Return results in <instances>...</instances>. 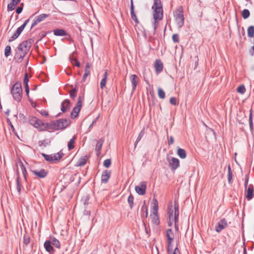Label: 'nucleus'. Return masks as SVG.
I'll return each instance as SVG.
<instances>
[{"label": "nucleus", "instance_id": "obj_21", "mask_svg": "<svg viewBox=\"0 0 254 254\" xmlns=\"http://www.w3.org/2000/svg\"><path fill=\"white\" fill-rule=\"evenodd\" d=\"M44 246L46 251H47L48 252L51 253L53 251L54 248L52 246V244L50 241H46L44 243Z\"/></svg>", "mask_w": 254, "mask_h": 254}, {"label": "nucleus", "instance_id": "obj_25", "mask_svg": "<svg viewBox=\"0 0 254 254\" xmlns=\"http://www.w3.org/2000/svg\"><path fill=\"white\" fill-rule=\"evenodd\" d=\"M54 34L55 35L57 36H64L67 35L65 30L60 29H56L54 30Z\"/></svg>", "mask_w": 254, "mask_h": 254}, {"label": "nucleus", "instance_id": "obj_50", "mask_svg": "<svg viewBox=\"0 0 254 254\" xmlns=\"http://www.w3.org/2000/svg\"><path fill=\"white\" fill-rule=\"evenodd\" d=\"M84 73L90 74V65L89 63H87L86 64Z\"/></svg>", "mask_w": 254, "mask_h": 254}, {"label": "nucleus", "instance_id": "obj_36", "mask_svg": "<svg viewBox=\"0 0 254 254\" xmlns=\"http://www.w3.org/2000/svg\"><path fill=\"white\" fill-rule=\"evenodd\" d=\"M42 156L44 158L45 160L50 163H53L52 154L48 155L45 153H41Z\"/></svg>", "mask_w": 254, "mask_h": 254}, {"label": "nucleus", "instance_id": "obj_28", "mask_svg": "<svg viewBox=\"0 0 254 254\" xmlns=\"http://www.w3.org/2000/svg\"><path fill=\"white\" fill-rule=\"evenodd\" d=\"M51 143V141L49 139H45L43 140H39L38 141V145L39 146L44 148L49 145Z\"/></svg>", "mask_w": 254, "mask_h": 254}, {"label": "nucleus", "instance_id": "obj_58", "mask_svg": "<svg viewBox=\"0 0 254 254\" xmlns=\"http://www.w3.org/2000/svg\"><path fill=\"white\" fill-rule=\"evenodd\" d=\"M40 113L43 117H47L48 116V112L45 110L41 111Z\"/></svg>", "mask_w": 254, "mask_h": 254}, {"label": "nucleus", "instance_id": "obj_2", "mask_svg": "<svg viewBox=\"0 0 254 254\" xmlns=\"http://www.w3.org/2000/svg\"><path fill=\"white\" fill-rule=\"evenodd\" d=\"M31 43L29 40L23 41L20 43L16 51L14 58L18 62H21L27 54L31 47Z\"/></svg>", "mask_w": 254, "mask_h": 254}, {"label": "nucleus", "instance_id": "obj_59", "mask_svg": "<svg viewBox=\"0 0 254 254\" xmlns=\"http://www.w3.org/2000/svg\"><path fill=\"white\" fill-rule=\"evenodd\" d=\"M248 182H249V176H248V175H247L245 177V184H244L245 188H246L247 187Z\"/></svg>", "mask_w": 254, "mask_h": 254}, {"label": "nucleus", "instance_id": "obj_26", "mask_svg": "<svg viewBox=\"0 0 254 254\" xmlns=\"http://www.w3.org/2000/svg\"><path fill=\"white\" fill-rule=\"evenodd\" d=\"M177 154L181 159H185L187 156V153L185 150L179 148L177 149Z\"/></svg>", "mask_w": 254, "mask_h": 254}, {"label": "nucleus", "instance_id": "obj_31", "mask_svg": "<svg viewBox=\"0 0 254 254\" xmlns=\"http://www.w3.org/2000/svg\"><path fill=\"white\" fill-rule=\"evenodd\" d=\"M18 163L20 167V168H21V171L22 172V174L23 175V176L24 177V179L25 180H26L27 171H26V168L21 160L18 161Z\"/></svg>", "mask_w": 254, "mask_h": 254}, {"label": "nucleus", "instance_id": "obj_33", "mask_svg": "<svg viewBox=\"0 0 254 254\" xmlns=\"http://www.w3.org/2000/svg\"><path fill=\"white\" fill-rule=\"evenodd\" d=\"M233 174L231 170V168L230 165L228 167V181L229 184H231L232 182Z\"/></svg>", "mask_w": 254, "mask_h": 254}, {"label": "nucleus", "instance_id": "obj_12", "mask_svg": "<svg viewBox=\"0 0 254 254\" xmlns=\"http://www.w3.org/2000/svg\"><path fill=\"white\" fill-rule=\"evenodd\" d=\"M146 185L144 182H141L140 186H137L135 188L136 192L139 195H143L145 193Z\"/></svg>", "mask_w": 254, "mask_h": 254}, {"label": "nucleus", "instance_id": "obj_60", "mask_svg": "<svg viewBox=\"0 0 254 254\" xmlns=\"http://www.w3.org/2000/svg\"><path fill=\"white\" fill-rule=\"evenodd\" d=\"M174 140L173 137L172 136H171L170 137V139L168 141V145H172L174 143Z\"/></svg>", "mask_w": 254, "mask_h": 254}, {"label": "nucleus", "instance_id": "obj_48", "mask_svg": "<svg viewBox=\"0 0 254 254\" xmlns=\"http://www.w3.org/2000/svg\"><path fill=\"white\" fill-rule=\"evenodd\" d=\"M111 164V161L110 159H107L104 160L103 165L104 166L107 168H109Z\"/></svg>", "mask_w": 254, "mask_h": 254}, {"label": "nucleus", "instance_id": "obj_4", "mask_svg": "<svg viewBox=\"0 0 254 254\" xmlns=\"http://www.w3.org/2000/svg\"><path fill=\"white\" fill-rule=\"evenodd\" d=\"M175 20L177 26L181 28L184 24V16L183 14V7L182 6H179L173 12Z\"/></svg>", "mask_w": 254, "mask_h": 254}, {"label": "nucleus", "instance_id": "obj_34", "mask_svg": "<svg viewBox=\"0 0 254 254\" xmlns=\"http://www.w3.org/2000/svg\"><path fill=\"white\" fill-rule=\"evenodd\" d=\"M248 36L250 38L254 36V26H250L248 28Z\"/></svg>", "mask_w": 254, "mask_h": 254}, {"label": "nucleus", "instance_id": "obj_62", "mask_svg": "<svg viewBox=\"0 0 254 254\" xmlns=\"http://www.w3.org/2000/svg\"><path fill=\"white\" fill-rule=\"evenodd\" d=\"M154 30H156V29H157V27H158V22L160 21V20H156L155 19H154Z\"/></svg>", "mask_w": 254, "mask_h": 254}, {"label": "nucleus", "instance_id": "obj_20", "mask_svg": "<svg viewBox=\"0 0 254 254\" xmlns=\"http://www.w3.org/2000/svg\"><path fill=\"white\" fill-rule=\"evenodd\" d=\"M81 107L82 106H78V105H76L71 113V117L72 118H75L78 116Z\"/></svg>", "mask_w": 254, "mask_h": 254}, {"label": "nucleus", "instance_id": "obj_37", "mask_svg": "<svg viewBox=\"0 0 254 254\" xmlns=\"http://www.w3.org/2000/svg\"><path fill=\"white\" fill-rule=\"evenodd\" d=\"M144 129H142L139 133L135 142V143H134V148H135L136 147V145L137 144V143H138V142L141 140V138L143 137V136L144 135Z\"/></svg>", "mask_w": 254, "mask_h": 254}, {"label": "nucleus", "instance_id": "obj_19", "mask_svg": "<svg viewBox=\"0 0 254 254\" xmlns=\"http://www.w3.org/2000/svg\"><path fill=\"white\" fill-rule=\"evenodd\" d=\"M104 139L100 138L97 142L95 150L97 152V155H99L101 153L102 145L104 142Z\"/></svg>", "mask_w": 254, "mask_h": 254}, {"label": "nucleus", "instance_id": "obj_42", "mask_svg": "<svg viewBox=\"0 0 254 254\" xmlns=\"http://www.w3.org/2000/svg\"><path fill=\"white\" fill-rule=\"evenodd\" d=\"M11 53V47L10 46H6L4 49V55L6 57H8Z\"/></svg>", "mask_w": 254, "mask_h": 254}, {"label": "nucleus", "instance_id": "obj_27", "mask_svg": "<svg viewBox=\"0 0 254 254\" xmlns=\"http://www.w3.org/2000/svg\"><path fill=\"white\" fill-rule=\"evenodd\" d=\"M51 244L54 245L55 247L57 248H60L61 244L59 241L56 238L53 237L50 238V240Z\"/></svg>", "mask_w": 254, "mask_h": 254}, {"label": "nucleus", "instance_id": "obj_51", "mask_svg": "<svg viewBox=\"0 0 254 254\" xmlns=\"http://www.w3.org/2000/svg\"><path fill=\"white\" fill-rule=\"evenodd\" d=\"M19 36V35L18 34H16V33L15 32L13 35L12 36L10 37V38L8 40V42H11L13 41H14V40H15L16 38H17L18 37V36Z\"/></svg>", "mask_w": 254, "mask_h": 254}, {"label": "nucleus", "instance_id": "obj_16", "mask_svg": "<svg viewBox=\"0 0 254 254\" xmlns=\"http://www.w3.org/2000/svg\"><path fill=\"white\" fill-rule=\"evenodd\" d=\"M111 176V172L108 170L103 171L101 176V182L102 183L106 184L108 182Z\"/></svg>", "mask_w": 254, "mask_h": 254}, {"label": "nucleus", "instance_id": "obj_3", "mask_svg": "<svg viewBox=\"0 0 254 254\" xmlns=\"http://www.w3.org/2000/svg\"><path fill=\"white\" fill-rule=\"evenodd\" d=\"M152 9L153 19L156 20H162L163 17V10L161 1H154Z\"/></svg>", "mask_w": 254, "mask_h": 254}, {"label": "nucleus", "instance_id": "obj_55", "mask_svg": "<svg viewBox=\"0 0 254 254\" xmlns=\"http://www.w3.org/2000/svg\"><path fill=\"white\" fill-rule=\"evenodd\" d=\"M130 14L131 18L134 21V22L136 23H138V20L135 12H133V13H131Z\"/></svg>", "mask_w": 254, "mask_h": 254}, {"label": "nucleus", "instance_id": "obj_40", "mask_svg": "<svg viewBox=\"0 0 254 254\" xmlns=\"http://www.w3.org/2000/svg\"><path fill=\"white\" fill-rule=\"evenodd\" d=\"M250 11L248 9H244L242 12V17L244 18V19H247L248 18L249 16H250Z\"/></svg>", "mask_w": 254, "mask_h": 254}, {"label": "nucleus", "instance_id": "obj_5", "mask_svg": "<svg viewBox=\"0 0 254 254\" xmlns=\"http://www.w3.org/2000/svg\"><path fill=\"white\" fill-rule=\"evenodd\" d=\"M11 93L15 101L17 102L21 101L22 94L21 83L16 82L12 86L11 89Z\"/></svg>", "mask_w": 254, "mask_h": 254}, {"label": "nucleus", "instance_id": "obj_45", "mask_svg": "<svg viewBox=\"0 0 254 254\" xmlns=\"http://www.w3.org/2000/svg\"><path fill=\"white\" fill-rule=\"evenodd\" d=\"M158 96L161 99H164L165 96V94L163 90L160 88L158 89Z\"/></svg>", "mask_w": 254, "mask_h": 254}, {"label": "nucleus", "instance_id": "obj_44", "mask_svg": "<svg viewBox=\"0 0 254 254\" xmlns=\"http://www.w3.org/2000/svg\"><path fill=\"white\" fill-rule=\"evenodd\" d=\"M17 179H16L17 190L18 192L20 193L21 192V187H20V182H19V173L18 171H17Z\"/></svg>", "mask_w": 254, "mask_h": 254}, {"label": "nucleus", "instance_id": "obj_1", "mask_svg": "<svg viewBox=\"0 0 254 254\" xmlns=\"http://www.w3.org/2000/svg\"><path fill=\"white\" fill-rule=\"evenodd\" d=\"M30 124L40 131L46 130H56L54 121L50 123H44L36 117L29 118Z\"/></svg>", "mask_w": 254, "mask_h": 254}, {"label": "nucleus", "instance_id": "obj_9", "mask_svg": "<svg viewBox=\"0 0 254 254\" xmlns=\"http://www.w3.org/2000/svg\"><path fill=\"white\" fill-rule=\"evenodd\" d=\"M179 204L178 202L176 201H175V227L176 231L179 230V226H178V221H179Z\"/></svg>", "mask_w": 254, "mask_h": 254}, {"label": "nucleus", "instance_id": "obj_17", "mask_svg": "<svg viewBox=\"0 0 254 254\" xmlns=\"http://www.w3.org/2000/svg\"><path fill=\"white\" fill-rule=\"evenodd\" d=\"M70 101L68 99H65L61 105V111L64 113L70 109Z\"/></svg>", "mask_w": 254, "mask_h": 254}, {"label": "nucleus", "instance_id": "obj_14", "mask_svg": "<svg viewBox=\"0 0 254 254\" xmlns=\"http://www.w3.org/2000/svg\"><path fill=\"white\" fill-rule=\"evenodd\" d=\"M246 196L248 200L252 199L254 196V189L252 184L249 185L247 190Z\"/></svg>", "mask_w": 254, "mask_h": 254}, {"label": "nucleus", "instance_id": "obj_52", "mask_svg": "<svg viewBox=\"0 0 254 254\" xmlns=\"http://www.w3.org/2000/svg\"><path fill=\"white\" fill-rule=\"evenodd\" d=\"M84 100V96H79L78 97V101L77 102L76 105H78V106H82V101Z\"/></svg>", "mask_w": 254, "mask_h": 254}, {"label": "nucleus", "instance_id": "obj_49", "mask_svg": "<svg viewBox=\"0 0 254 254\" xmlns=\"http://www.w3.org/2000/svg\"><path fill=\"white\" fill-rule=\"evenodd\" d=\"M172 40L174 43H179V36L178 34H174L172 36Z\"/></svg>", "mask_w": 254, "mask_h": 254}, {"label": "nucleus", "instance_id": "obj_8", "mask_svg": "<svg viewBox=\"0 0 254 254\" xmlns=\"http://www.w3.org/2000/svg\"><path fill=\"white\" fill-rule=\"evenodd\" d=\"M49 16V14H41L37 16H36L32 23L31 29L34 28L38 23L44 20L46 18Z\"/></svg>", "mask_w": 254, "mask_h": 254}, {"label": "nucleus", "instance_id": "obj_23", "mask_svg": "<svg viewBox=\"0 0 254 254\" xmlns=\"http://www.w3.org/2000/svg\"><path fill=\"white\" fill-rule=\"evenodd\" d=\"M103 76H104L103 78L101 80V81L100 82V88L101 89H103L105 87L106 84L107 78V76H108V70H106L105 71Z\"/></svg>", "mask_w": 254, "mask_h": 254}, {"label": "nucleus", "instance_id": "obj_13", "mask_svg": "<svg viewBox=\"0 0 254 254\" xmlns=\"http://www.w3.org/2000/svg\"><path fill=\"white\" fill-rule=\"evenodd\" d=\"M130 81L132 84V92H133L138 84L139 78L135 74H132L130 77Z\"/></svg>", "mask_w": 254, "mask_h": 254}, {"label": "nucleus", "instance_id": "obj_61", "mask_svg": "<svg viewBox=\"0 0 254 254\" xmlns=\"http://www.w3.org/2000/svg\"><path fill=\"white\" fill-rule=\"evenodd\" d=\"M172 242H173V241L167 240V246H168V252L170 251V248L172 246Z\"/></svg>", "mask_w": 254, "mask_h": 254}, {"label": "nucleus", "instance_id": "obj_7", "mask_svg": "<svg viewBox=\"0 0 254 254\" xmlns=\"http://www.w3.org/2000/svg\"><path fill=\"white\" fill-rule=\"evenodd\" d=\"M167 160L169 166L172 170H175L180 166V161L178 158L174 157L167 158Z\"/></svg>", "mask_w": 254, "mask_h": 254}, {"label": "nucleus", "instance_id": "obj_43", "mask_svg": "<svg viewBox=\"0 0 254 254\" xmlns=\"http://www.w3.org/2000/svg\"><path fill=\"white\" fill-rule=\"evenodd\" d=\"M133 200H134L133 196L131 194H130L128 197L127 202H128V203L129 205L130 208L131 209H132V207H133Z\"/></svg>", "mask_w": 254, "mask_h": 254}, {"label": "nucleus", "instance_id": "obj_15", "mask_svg": "<svg viewBox=\"0 0 254 254\" xmlns=\"http://www.w3.org/2000/svg\"><path fill=\"white\" fill-rule=\"evenodd\" d=\"M154 67L157 74L160 73L163 69V64L160 60H156L154 63Z\"/></svg>", "mask_w": 254, "mask_h": 254}, {"label": "nucleus", "instance_id": "obj_24", "mask_svg": "<svg viewBox=\"0 0 254 254\" xmlns=\"http://www.w3.org/2000/svg\"><path fill=\"white\" fill-rule=\"evenodd\" d=\"M151 217L152 222L153 223L156 225H158L160 224V220L159 219V216L157 213H152L151 214Z\"/></svg>", "mask_w": 254, "mask_h": 254}, {"label": "nucleus", "instance_id": "obj_10", "mask_svg": "<svg viewBox=\"0 0 254 254\" xmlns=\"http://www.w3.org/2000/svg\"><path fill=\"white\" fill-rule=\"evenodd\" d=\"M31 172L33 175L39 178H44L48 175V172L44 169L32 170Z\"/></svg>", "mask_w": 254, "mask_h": 254}, {"label": "nucleus", "instance_id": "obj_29", "mask_svg": "<svg viewBox=\"0 0 254 254\" xmlns=\"http://www.w3.org/2000/svg\"><path fill=\"white\" fill-rule=\"evenodd\" d=\"M20 1H11L7 5L8 10H13L15 9V7L18 5Z\"/></svg>", "mask_w": 254, "mask_h": 254}, {"label": "nucleus", "instance_id": "obj_63", "mask_svg": "<svg viewBox=\"0 0 254 254\" xmlns=\"http://www.w3.org/2000/svg\"><path fill=\"white\" fill-rule=\"evenodd\" d=\"M25 92L26 93V95L27 96H29V86L28 85H25Z\"/></svg>", "mask_w": 254, "mask_h": 254}, {"label": "nucleus", "instance_id": "obj_22", "mask_svg": "<svg viewBox=\"0 0 254 254\" xmlns=\"http://www.w3.org/2000/svg\"><path fill=\"white\" fill-rule=\"evenodd\" d=\"M168 213L169 215V219L170 220L175 221V211L174 212V210L173 209L172 206H169L168 207Z\"/></svg>", "mask_w": 254, "mask_h": 254}, {"label": "nucleus", "instance_id": "obj_54", "mask_svg": "<svg viewBox=\"0 0 254 254\" xmlns=\"http://www.w3.org/2000/svg\"><path fill=\"white\" fill-rule=\"evenodd\" d=\"M28 82H29V79L28 77V75L27 73L25 74L24 80H23V84L25 85H28Z\"/></svg>", "mask_w": 254, "mask_h": 254}, {"label": "nucleus", "instance_id": "obj_64", "mask_svg": "<svg viewBox=\"0 0 254 254\" xmlns=\"http://www.w3.org/2000/svg\"><path fill=\"white\" fill-rule=\"evenodd\" d=\"M173 254H181L178 248H176L174 251Z\"/></svg>", "mask_w": 254, "mask_h": 254}, {"label": "nucleus", "instance_id": "obj_53", "mask_svg": "<svg viewBox=\"0 0 254 254\" xmlns=\"http://www.w3.org/2000/svg\"><path fill=\"white\" fill-rule=\"evenodd\" d=\"M23 3H21V5L20 6H18L16 9V12L17 13V14H20L22 11V9H23Z\"/></svg>", "mask_w": 254, "mask_h": 254}, {"label": "nucleus", "instance_id": "obj_57", "mask_svg": "<svg viewBox=\"0 0 254 254\" xmlns=\"http://www.w3.org/2000/svg\"><path fill=\"white\" fill-rule=\"evenodd\" d=\"M249 125H250V128L251 129H252L253 127V120H252V114H250V117H249Z\"/></svg>", "mask_w": 254, "mask_h": 254}, {"label": "nucleus", "instance_id": "obj_47", "mask_svg": "<svg viewBox=\"0 0 254 254\" xmlns=\"http://www.w3.org/2000/svg\"><path fill=\"white\" fill-rule=\"evenodd\" d=\"M170 103L173 105H178L179 102L177 101V99L175 97H171L169 100Z\"/></svg>", "mask_w": 254, "mask_h": 254}, {"label": "nucleus", "instance_id": "obj_32", "mask_svg": "<svg viewBox=\"0 0 254 254\" xmlns=\"http://www.w3.org/2000/svg\"><path fill=\"white\" fill-rule=\"evenodd\" d=\"M141 211L142 212V217L143 218H146L148 217L147 207L144 204L142 206Z\"/></svg>", "mask_w": 254, "mask_h": 254}, {"label": "nucleus", "instance_id": "obj_41", "mask_svg": "<svg viewBox=\"0 0 254 254\" xmlns=\"http://www.w3.org/2000/svg\"><path fill=\"white\" fill-rule=\"evenodd\" d=\"M77 90L74 88L69 92L70 97L72 99H74L77 95Z\"/></svg>", "mask_w": 254, "mask_h": 254}, {"label": "nucleus", "instance_id": "obj_35", "mask_svg": "<svg viewBox=\"0 0 254 254\" xmlns=\"http://www.w3.org/2000/svg\"><path fill=\"white\" fill-rule=\"evenodd\" d=\"M75 137L74 136L71 139H70L68 142L67 147L69 150H71L74 147V144L75 143Z\"/></svg>", "mask_w": 254, "mask_h": 254}, {"label": "nucleus", "instance_id": "obj_30", "mask_svg": "<svg viewBox=\"0 0 254 254\" xmlns=\"http://www.w3.org/2000/svg\"><path fill=\"white\" fill-rule=\"evenodd\" d=\"M166 237L167 238V240L173 241L174 235L171 229H167L166 231Z\"/></svg>", "mask_w": 254, "mask_h": 254}, {"label": "nucleus", "instance_id": "obj_18", "mask_svg": "<svg viewBox=\"0 0 254 254\" xmlns=\"http://www.w3.org/2000/svg\"><path fill=\"white\" fill-rule=\"evenodd\" d=\"M64 155V154L61 151H60L57 153L52 154L53 163L59 161L60 159H61L63 158Z\"/></svg>", "mask_w": 254, "mask_h": 254}, {"label": "nucleus", "instance_id": "obj_46", "mask_svg": "<svg viewBox=\"0 0 254 254\" xmlns=\"http://www.w3.org/2000/svg\"><path fill=\"white\" fill-rule=\"evenodd\" d=\"M86 162H87V160L85 158H80L77 162L78 166H83L86 163Z\"/></svg>", "mask_w": 254, "mask_h": 254}, {"label": "nucleus", "instance_id": "obj_56", "mask_svg": "<svg viewBox=\"0 0 254 254\" xmlns=\"http://www.w3.org/2000/svg\"><path fill=\"white\" fill-rule=\"evenodd\" d=\"M24 29V26H20V27H19L15 31L16 34H17L20 35Z\"/></svg>", "mask_w": 254, "mask_h": 254}, {"label": "nucleus", "instance_id": "obj_11", "mask_svg": "<svg viewBox=\"0 0 254 254\" xmlns=\"http://www.w3.org/2000/svg\"><path fill=\"white\" fill-rule=\"evenodd\" d=\"M227 226V222L225 218L221 220L220 221L218 222L217 225L215 227V230L217 232L220 233L222 230H223Z\"/></svg>", "mask_w": 254, "mask_h": 254}, {"label": "nucleus", "instance_id": "obj_39", "mask_svg": "<svg viewBox=\"0 0 254 254\" xmlns=\"http://www.w3.org/2000/svg\"><path fill=\"white\" fill-rule=\"evenodd\" d=\"M237 91L242 94H244L246 92V88L244 85L242 84L239 86L237 89Z\"/></svg>", "mask_w": 254, "mask_h": 254}, {"label": "nucleus", "instance_id": "obj_6", "mask_svg": "<svg viewBox=\"0 0 254 254\" xmlns=\"http://www.w3.org/2000/svg\"><path fill=\"white\" fill-rule=\"evenodd\" d=\"M57 130L64 129L70 124V121L65 119H61L54 121Z\"/></svg>", "mask_w": 254, "mask_h": 254}, {"label": "nucleus", "instance_id": "obj_38", "mask_svg": "<svg viewBox=\"0 0 254 254\" xmlns=\"http://www.w3.org/2000/svg\"><path fill=\"white\" fill-rule=\"evenodd\" d=\"M153 213H157L158 210V201L156 199H153Z\"/></svg>", "mask_w": 254, "mask_h": 254}]
</instances>
